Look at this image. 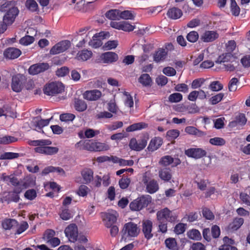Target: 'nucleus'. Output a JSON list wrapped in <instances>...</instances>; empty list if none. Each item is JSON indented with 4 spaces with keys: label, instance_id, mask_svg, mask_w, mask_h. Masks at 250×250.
Masks as SVG:
<instances>
[{
    "label": "nucleus",
    "instance_id": "nucleus-1",
    "mask_svg": "<svg viewBox=\"0 0 250 250\" xmlns=\"http://www.w3.org/2000/svg\"><path fill=\"white\" fill-rule=\"evenodd\" d=\"M28 144L30 146H37L34 148V151L40 154L51 155L56 154L59 151L57 147L49 146L52 144V142L49 140L29 141Z\"/></svg>",
    "mask_w": 250,
    "mask_h": 250
},
{
    "label": "nucleus",
    "instance_id": "nucleus-2",
    "mask_svg": "<svg viewBox=\"0 0 250 250\" xmlns=\"http://www.w3.org/2000/svg\"><path fill=\"white\" fill-rule=\"evenodd\" d=\"M76 148L80 150H86L90 151H101L109 149V147L105 144L93 142L89 140L80 141L75 145Z\"/></svg>",
    "mask_w": 250,
    "mask_h": 250
},
{
    "label": "nucleus",
    "instance_id": "nucleus-3",
    "mask_svg": "<svg viewBox=\"0 0 250 250\" xmlns=\"http://www.w3.org/2000/svg\"><path fill=\"white\" fill-rule=\"evenodd\" d=\"M139 232L140 229L137 225L132 222L125 224L122 230L123 237L125 239L127 237H136Z\"/></svg>",
    "mask_w": 250,
    "mask_h": 250
},
{
    "label": "nucleus",
    "instance_id": "nucleus-4",
    "mask_svg": "<svg viewBox=\"0 0 250 250\" xmlns=\"http://www.w3.org/2000/svg\"><path fill=\"white\" fill-rule=\"evenodd\" d=\"M156 216L158 222H173L177 218L175 214L167 208L157 211Z\"/></svg>",
    "mask_w": 250,
    "mask_h": 250
},
{
    "label": "nucleus",
    "instance_id": "nucleus-5",
    "mask_svg": "<svg viewBox=\"0 0 250 250\" xmlns=\"http://www.w3.org/2000/svg\"><path fill=\"white\" fill-rule=\"evenodd\" d=\"M43 90L45 94L53 96L63 91L64 86L62 83L53 82L46 84Z\"/></svg>",
    "mask_w": 250,
    "mask_h": 250
},
{
    "label": "nucleus",
    "instance_id": "nucleus-6",
    "mask_svg": "<svg viewBox=\"0 0 250 250\" xmlns=\"http://www.w3.org/2000/svg\"><path fill=\"white\" fill-rule=\"evenodd\" d=\"M150 202V197L143 196L132 202L129 205L132 210H139L146 207Z\"/></svg>",
    "mask_w": 250,
    "mask_h": 250
},
{
    "label": "nucleus",
    "instance_id": "nucleus-7",
    "mask_svg": "<svg viewBox=\"0 0 250 250\" xmlns=\"http://www.w3.org/2000/svg\"><path fill=\"white\" fill-rule=\"evenodd\" d=\"M118 216V213L115 210H112L108 212L102 213V217L106 227H110L114 225L116 221Z\"/></svg>",
    "mask_w": 250,
    "mask_h": 250
},
{
    "label": "nucleus",
    "instance_id": "nucleus-8",
    "mask_svg": "<svg viewBox=\"0 0 250 250\" xmlns=\"http://www.w3.org/2000/svg\"><path fill=\"white\" fill-rule=\"evenodd\" d=\"M50 68L47 62L37 63L31 65L28 69V73L32 75H35L44 72Z\"/></svg>",
    "mask_w": 250,
    "mask_h": 250
},
{
    "label": "nucleus",
    "instance_id": "nucleus-9",
    "mask_svg": "<svg viewBox=\"0 0 250 250\" xmlns=\"http://www.w3.org/2000/svg\"><path fill=\"white\" fill-rule=\"evenodd\" d=\"M25 81V77L21 74L14 76L12 79L11 88L16 92L21 91L23 88V83Z\"/></svg>",
    "mask_w": 250,
    "mask_h": 250
},
{
    "label": "nucleus",
    "instance_id": "nucleus-10",
    "mask_svg": "<svg viewBox=\"0 0 250 250\" xmlns=\"http://www.w3.org/2000/svg\"><path fill=\"white\" fill-rule=\"evenodd\" d=\"M71 45L68 40L61 41L55 44L50 50V53L52 55L58 54L67 50Z\"/></svg>",
    "mask_w": 250,
    "mask_h": 250
},
{
    "label": "nucleus",
    "instance_id": "nucleus-11",
    "mask_svg": "<svg viewBox=\"0 0 250 250\" xmlns=\"http://www.w3.org/2000/svg\"><path fill=\"white\" fill-rule=\"evenodd\" d=\"M19 10L14 5H12L7 11L3 18V22L6 24H12L15 20L16 16L18 15Z\"/></svg>",
    "mask_w": 250,
    "mask_h": 250
},
{
    "label": "nucleus",
    "instance_id": "nucleus-12",
    "mask_svg": "<svg viewBox=\"0 0 250 250\" xmlns=\"http://www.w3.org/2000/svg\"><path fill=\"white\" fill-rule=\"evenodd\" d=\"M64 232L66 236L72 242L77 240L78 237V228L75 224H70L65 229Z\"/></svg>",
    "mask_w": 250,
    "mask_h": 250
},
{
    "label": "nucleus",
    "instance_id": "nucleus-13",
    "mask_svg": "<svg viewBox=\"0 0 250 250\" xmlns=\"http://www.w3.org/2000/svg\"><path fill=\"white\" fill-rule=\"evenodd\" d=\"M185 153L189 157L198 159L205 156L207 152L201 148H190L186 150Z\"/></svg>",
    "mask_w": 250,
    "mask_h": 250
},
{
    "label": "nucleus",
    "instance_id": "nucleus-14",
    "mask_svg": "<svg viewBox=\"0 0 250 250\" xmlns=\"http://www.w3.org/2000/svg\"><path fill=\"white\" fill-rule=\"evenodd\" d=\"M219 38V34L216 31L206 30L200 37L201 40L204 42H209L214 41Z\"/></svg>",
    "mask_w": 250,
    "mask_h": 250
},
{
    "label": "nucleus",
    "instance_id": "nucleus-15",
    "mask_svg": "<svg viewBox=\"0 0 250 250\" xmlns=\"http://www.w3.org/2000/svg\"><path fill=\"white\" fill-rule=\"evenodd\" d=\"M146 144L147 141L145 138L138 141L135 138H132L130 141L129 146L132 150L140 151L146 147Z\"/></svg>",
    "mask_w": 250,
    "mask_h": 250
},
{
    "label": "nucleus",
    "instance_id": "nucleus-16",
    "mask_svg": "<svg viewBox=\"0 0 250 250\" xmlns=\"http://www.w3.org/2000/svg\"><path fill=\"white\" fill-rule=\"evenodd\" d=\"M102 92L98 89L87 90L83 96V99L89 101H95L99 100L102 96Z\"/></svg>",
    "mask_w": 250,
    "mask_h": 250
},
{
    "label": "nucleus",
    "instance_id": "nucleus-17",
    "mask_svg": "<svg viewBox=\"0 0 250 250\" xmlns=\"http://www.w3.org/2000/svg\"><path fill=\"white\" fill-rule=\"evenodd\" d=\"M152 222L149 220H146L143 221L142 231L145 237L149 240L152 238L153 234L152 233Z\"/></svg>",
    "mask_w": 250,
    "mask_h": 250
},
{
    "label": "nucleus",
    "instance_id": "nucleus-18",
    "mask_svg": "<svg viewBox=\"0 0 250 250\" xmlns=\"http://www.w3.org/2000/svg\"><path fill=\"white\" fill-rule=\"evenodd\" d=\"M101 59L104 63H109L117 61L118 56L114 52H107L102 54L101 56Z\"/></svg>",
    "mask_w": 250,
    "mask_h": 250
},
{
    "label": "nucleus",
    "instance_id": "nucleus-19",
    "mask_svg": "<svg viewBox=\"0 0 250 250\" xmlns=\"http://www.w3.org/2000/svg\"><path fill=\"white\" fill-rule=\"evenodd\" d=\"M160 162L164 166H167L172 164V167H176L181 163L179 159L173 158L171 156L168 155L163 157Z\"/></svg>",
    "mask_w": 250,
    "mask_h": 250
},
{
    "label": "nucleus",
    "instance_id": "nucleus-20",
    "mask_svg": "<svg viewBox=\"0 0 250 250\" xmlns=\"http://www.w3.org/2000/svg\"><path fill=\"white\" fill-rule=\"evenodd\" d=\"M21 53V51L20 49L14 47H9L4 51V56L6 58L14 59L19 57Z\"/></svg>",
    "mask_w": 250,
    "mask_h": 250
},
{
    "label": "nucleus",
    "instance_id": "nucleus-21",
    "mask_svg": "<svg viewBox=\"0 0 250 250\" xmlns=\"http://www.w3.org/2000/svg\"><path fill=\"white\" fill-rule=\"evenodd\" d=\"M167 51L166 49L159 48L153 54V61L156 62L163 61L166 58Z\"/></svg>",
    "mask_w": 250,
    "mask_h": 250
},
{
    "label": "nucleus",
    "instance_id": "nucleus-22",
    "mask_svg": "<svg viewBox=\"0 0 250 250\" xmlns=\"http://www.w3.org/2000/svg\"><path fill=\"white\" fill-rule=\"evenodd\" d=\"M159 176L165 182L169 181L172 178L171 170L169 168H163L159 171Z\"/></svg>",
    "mask_w": 250,
    "mask_h": 250
},
{
    "label": "nucleus",
    "instance_id": "nucleus-23",
    "mask_svg": "<svg viewBox=\"0 0 250 250\" xmlns=\"http://www.w3.org/2000/svg\"><path fill=\"white\" fill-rule=\"evenodd\" d=\"M235 60H236L235 58L230 52H228L223 53L220 55L216 61V62L217 63H223L224 64L229 62H231V61Z\"/></svg>",
    "mask_w": 250,
    "mask_h": 250
},
{
    "label": "nucleus",
    "instance_id": "nucleus-24",
    "mask_svg": "<svg viewBox=\"0 0 250 250\" xmlns=\"http://www.w3.org/2000/svg\"><path fill=\"white\" fill-rule=\"evenodd\" d=\"M81 174L85 184H89L93 179V172L90 168L84 169L82 171Z\"/></svg>",
    "mask_w": 250,
    "mask_h": 250
},
{
    "label": "nucleus",
    "instance_id": "nucleus-25",
    "mask_svg": "<svg viewBox=\"0 0 250 250\" xmlns=\"http://www.w3.org/2000/svg\"><path fill=\"white\" fill-rule=\"evenodd\" d=\"M183 15L182 11L181 9L177 7H172L169 9L167 12V16L171 19H178L180 18Z\"/></svg>",
    "mask_w": 250,
    "mask_h": 250
},
{
    "label": "nucleus",
    "instance_id": "nucleus-26",
    "mask_svg": "<svg viewBox=\"0 0 250 250\" xmlns=\"http://www.w3.org/2000/svg\"><path fill=\"white\" fill-rule=\"evenodd\" d=\"M162 144V140L159 137H155L152 139L147 147V149L151 151L157 150Z\"/></svg>",
    "mask_w": 250,
    "mask_h": 250
},
{
    "label": "nucleus",
    "instance_id": "nucleus-27",
    "mask_svg": "<svg viewBox=\"0 0 250 250\" xmlns=\"http://www.w3.org/2000/svg\"><path fill=\"white\" fill-rule=\"evenodd\" d=\"M146 189L150 194L156 192L159 189V185L157 181L154 179L151 180L146 186Z\"/></svg>",
    "mask_w": 250,
    "mask_h": 250
},
{
    "label": "nucleus",
    "instance_id": "nucleus-28",
    "mask_svg": "<svg viewBox=\"0 0 250 250\" xmlns=\"http://www.w3.org/2000/svg\"><path fill=\"white\" fill-rule=\"evenodd\" d=\"M136 14L132 11L125 10L121 11L120 10V18L124 20H134Z\"/></svg>",
    "mask_w": 250,
    "mask_h": 250
},
{
    "label": "nucleus",
    "instance_id": "nucleus-29",
    "mask_svg": "<svg viewBox=\"0 0 250 250\" xmlns=\"http://www.w3.org/2000/svg\"><path fill=\"white\" fill-rule=\"evenodd\" d=\"M105 17L111 20H119L120 18V10L118 9H111L106 12Z\"/></svg>",
    "mask_w": 250,
    "mask_h": 250
},
{
    "label": "nucleus",
    "instance_id": "nucleus-30",
    "mask_svg": "<svg viewBox=\"0 0 250 250\" xmlns=\"http://www.w3.org/2000/svg\"><path fill=\"white\" fill-rule=\"evenodd\" d=\"M147 127V124L144 123V122H141V123H138L134 124L129 126H128L126 130L127 132H131L136 131L137 130H140L142 129L146 128Z\"/></svg>",
    "mask_w": 250,
    "mask_h": 250
},
{
    "label": "nucleus",
    "instance_id": "nucleus-31",
    "mask_svg": "<svg viewBox=\"0 0 250 250\" xmlns=\"http://www.w3.org/2000/svg\"><path fill=\"white\" fill-rule=\"evenodd\" d=\"M92 55L91 51L87 50H83L77 53V57L79 60L85 61L90 59Z\"/></svg>",
    "mask_w": 250,
    "mask_h": 250
},
{
    "label": "nucleus",
    "instance_id": "nucleus-32",
    "mask_svg": "<svg viewBox=\"0 0 250 250\" xmlns=\"http://www.w3.org/2000/svg\"><path fill=\"white\" fill-rule=\"evenodd\" d=\"M138 81L143 86H147L151 85L152 80L147 74H142L138 79Z\"/></svg>",
    "mask_w": 250,
    "mask_h": 250
},
{
    "label": "nucleus",
    "instance_id": "nucleus-33",
    "mask_svg": "<svg viewBox=\"0 0 250 250\" xmlns=\"http://www.w3.org/2000/svg\"><path fill=\"white\" fill-rule=\"evenodd\" d=\"M35 185V179L31 177H26L24 178L23 181H21V186L23 188L28 187H32Z\"/></svg>",
    "mask_w": 250,
    "mask_h": 250
},
{
    "label": "nucleus",
    "instance_id": "nucleus-34",
    "mask_svg": "<svg viewBox=\"0 0 250 250\" xmlns=\"http://www.w3.org/2000/svg\"><path fill=\"white\" fill-rule=\"evenodd\" d=\"M247 122V119L245 117V116L243 114H240L238 116H237L235 120L231 122L230 124V125L232 126H235L237 125H244Z\"/></svg>",
    "mask_w": 250,
    "mask_h": 250
},
{
    "label": "nucleus",
    "instance_id": "nucleus-35",
    "mask_svg": "<svg viewBox=\"0 0 250 250\" xmlns=\"http://www.w3.org/2000/svg\"><path fill=\"white\" fill-rule=\"evenodd\" d=\"M74 106L75 109L79 112H83L87 108L86 103L82 100H76L75 102Z\"/></svg>",
    "mask_w": 250,
    "mask_h": 250
},
{
    "label": "nucleus",
    "instance_id": "nucleus-36",
    "mask_svg": "<svg viewBox=\"0 0 250 250\" xmlns=\"http://www.w3.org/2000/svg\"><path fill=\"white\" fill-rule=\"evenodd\" d=\"M103 33L101 32L99 33V35L97 34H95L93 37V40H91L89 42V44L92 46L94 48H98L102 45V42L100 39H97V38L98 37H102L103 36Z\"/></svg>",
    "mask_w": 250,
    "mask_h": 250
},
{
    "label": "nucleus",
    "instance_id": "nucleus-37",
    "mask_svg": "<svg viewBox=\"0 0 250 250\" xmlns=\"http://www.w3.org/2000/svg\"><path fill=\"white\" fill-rule=\"evenodd\" d=\"M209 143L212 145L221 146L225 145L226 141L223 138L216 137L210 138L209 140Z\"/></svg>",
    "mask_w": 250,
    "mask_h": 250
},
{
    "label": "nucleus",
    "instance_id": "nucleus-38",
    "mask_svg": "<svg viewBox=\"0 0 250 250\" xmlns=\"http://www.w3.org/2000/svg\"><path fill=\"white\" fill-rule=\"evenodd\" d=\"M187 235L190 239L194 240H199L202 238L200 231L195 229L189 230L188 232Z\"/></svg>",
    "mask_w": 250,
    "mask_h": 250
},
{
    "label": "nucleus",
    "instance_id": "nucleus-39",
    "mask_svg": "<svg viewBox=\"0 0 250 250\" xmlns=\"http://www.w3.org/2000/svg\"><path fill=\"white\" fill-rule=\"evenodd\" d=\"M166 247L171 250H176L177 249V242L175 238H168L165 241Z\"/></svg>",
    "mask_w": 250,
    "mask_h": 250
},
{
    "label": "nucleus",
    "instance_id": "nucleus-40",
    "mask_svg": "<svg viewBox=\"0 0 250 250\" xmlns=\"http://www.w3.org/2000/svg\"><path fill=\"white\" fill-rule=\"evenodd\" d=\"M25 6L32 12L37 11L39 9L38 5L35 0H27L25 2Z\"/></svg>",
    "mask_w": 250,
    "mask_h": 250
},
{
    "label": "nucleus",
    "instance_id": "nucleus-41",
    "mask_svg": "<svg viewBox=\"0 0 250 250\" xmlns=\"http://www.w3.org/2000/svg\"><path fill=\"white\" fill-rule=\"evenodd\" d=\"M3 179L4 181L10 182L11 184L15 187L21 186V181L20 182L18 178L13 175H10L9 176H3Z\"/></svg>",
    "mask_w": 250,
    "mask_h": 250
},
{
    "label": "nucleus",
    "instance_id": "nucleus-42",
    "mask_svg": "<svg viewBox=\"0 0 250 250\" xmlns=\"http://www.w3.org/2000/svg\"><path fill=\"white\" fill-rule=\"evenodd\" d=\"M17 224V221L13 219H8L4 220L2 223V226L5 229H10L13 226Z\"/></svg>",
    "mask_w": 250,
    "mask_h": 250
},
{
    "label": "nucleus",
    "instance_id": "nucleus-43",
    "mask_svg": "<svg viewBox=\"0 0 250 250\" xmlns=\"http://www.w3.org/2000/svg\"><path fill=\"white\" fill-rule=\"evenodd\" d=\"M223 65L226 70L233 71L235 69V68L237 67V66L238 65V62L236 61V60H235L231 61V62H229L224 63Z\"/></svg>",
    "mask_w": 250,
    "mask_h": 250
},
{
    "label": "nucleus",
    "instance_id": "nucleus-44",
    "mask_svg": "<svg viewBox=\"0 0 250 250\" xmlns=\"http://www.w3.org/2000/svg\"><path fill=\"white\" fill-rule=\"evenodd\" d=\"M244 223V219L242 218H236L234 219L229 227L232 229L237 230Z\"/></svg>",
    "mask_w": 250,
    "mask_h": 250
},
{
    "label": "nucleus",
    "instance_id": "nucleus-45",
    "mask_svg": "<svg viewBox=\"0 0 250 250\" xmlns=\"http://www.w3.org/2000/svg\"><path fill=\"white\" fill-rule=\"evenodd\" d=\"M39 117H37L36 118L35 121L36 123V126L38 127L39 129H41L43 127L47 125L50 120L52 118L51 117L50 119H39Z\"/></svg>",
    "mask_w": 250,
    "mask_h": 250
},
{
    "label": "nucleus",
    "instance_id": "nucleus-46",
    "mask_svg": "<svg viewBox=\"0 0 250 250\" xmlns=\"http://www.w3.org/2000/svg\"><path fill=\"white\" fill-rule=\"evenodd\" d=\"M18 141V139L13 136H5L0 137V144H9L12 143L16 142Z\"/></svg>",
    "mask_w": 250,
    "mask_h": 250
},
{
    "label": "nucleus",
    "instance_id": "nucleus-47",
    "mask_svg": "<svg viewBox=\"0 0 250 250\" xmlns=\"http://www.w3.org/2000/svg\"><path fill=\"white\" fill-rule=\"evenodd\" d=\"M208 88L212 91H219L223 88V85L219 81H216L211 82Z\"/></svg>",
    "mask_w": 250,
    "mask_h": 250
},
{
    "label": "nucleus",
    "instance_id": "nucleus-48",
    "mask_svg": "<svg viewBox=\"0 0 250 250\" xmlns=\"http://www.w3.org/2000/svg\"><path fill=\"white\" fill-rule=\"evenodd\" d=\"M180 134V132L177 129H171L167 132L166 137L169 141L173 140L177 138Z\"/></svg>",
    "mask_w": 250,
    "mask_h": 250
},
{
    "label": "nucleus",
    "instance_id": "nucleus-49",
    "mask_svg": "<svg viewBox=\"0 0 250 250\" xmlns=\"http://www.w3.org/2000/svg\"><path fill=\"white\" fill-rule=\"evenodd\" d=\"M183 96L181 93H174L168 97V101L171 103H178L182 101Z\"/></svg>",
    "mask_w": 250,
    "mask_h": 250
},
{
    "label": "nucleus",
    "instance_id": "nucleus-50",
    "mask_svg": "<svg viewBox=\"0 0 250 250\" xmlns=\"http://www.w3.org/2000/svg\"><path fill=\"white\" fill-rule=\"evenodd\" d=\"M20 156V154L18 153L14 152H5L1 154L0 156V159L5 160V159H12L18 158Z\"/></svg>",
    "mask_w": 250,
    "mask_h": 250
},
{
    "label": "nucleus",
    "instance_id": "nucleus-51",
    "mask_svg": "<svg viewBox=\"0 0 250 250\" xmlns=\"http://www.w3.org/2000/svg\"><path fill=\"white\" fill-rule=\"evenodd\" d=\"M75 118V116L71 113H64L62 114L60 116V119L62 122H71Z\"/></svg>",
    "mask_w": 250,
    "mask_h": 250
},
{
    "label": "nucleus",
    "instance_id": "nucleus-52",
    "mask_svg": "<svg viewBox=\"0 0 250 250\" xmlns=\"http://www.w3.org/2000/svg\"><path fill=\"white\" fill-rule=\"evenodd\" d=\"M55 234L56 232L54 230L51 229H47L44 233L43 238L47 243L49 240L55 237Z\"/></svg>",
    "mask_w": 250,
    "mask_h": 250
},
{
    "label": "nucleus",
    "instance_id": "nucleus-53",
    "mask_svg": "<svg viewBox=\"0 0 250 250\" xmlns=\"http://www.w3.org/2000/svg\"><path fill=\"white\" fill-rule=\"evenodd\" d=\"M187 39L190 42H195L199 39V34L196 31H191L188 34Z\"/></svg>",
    "mask_w": 250,
    "mask_h": 250
},
{
    "label": "nucleus",
    "instance_id": "nucleus-54",
    "mask_svg": "<svg viewBox=\"0 0 250 250\" xmlns=\"http://www.w3.org/2000/svg\"><path fill=\"white\" fill-rule=\"evenodd\" d=\"M34 41V38L30 36H25L20 40V43L24 45H28Z\"/></svg>",
    "mask_w": 250,
    "mask_h": 250
},
{
    "label": "nucleus",
    "instance_id": "nucleus-55",
    "mask_svg": "<svg viewBox=\"0 0 250 250\" xmlns=\"http://www.w3.org/2000/svg\"><path fill=\"white\" fill-rule=\"evenodd\" d=\"M118 44L117 41H109L105 43L103 46V48L105 50H111L115 48L117 46Z\"/></svg>",
    "mask_w": 250,
    "mask_h": 250
},
{
    "label": "nucleus",
    "instance_id": "nucleus-56",
    "mask_svg": "<svg viewBox=\"0 0 250 250\" xmlns=\"http://www.w3.org/2000/svg\"><path fill=\"white\" fill-rule=\"evenodd\" d=\"M135 26L132 25L128 22L122 21L121 28L122 30L126 32H130L133 31L135 29Z\"/></svg>",
    "mask_w": 250,
    "mask_h": 250
},
{
    "label": "nucleus",
    "instance_id": "nucleus-57",
    "mask_svg": "<svg viewBox=\"0 0 250 250\" xmlns=\"http://www.w3.org/2000/svg\"><path fill=\"white\" fill-rule=\"evenodd\" d=\"M224 96V94L220 93L212 96L209 101L212 104H216L220 102Z\"/></svg>",
    "mask_w": 250,
    "mask_h": 250
},
{
    "label": "nucleus",
    "instance_id": "nucleus-58",
    "mask_svg": "<svg viewBox=\"0 0 250 250\" xmlns=\"http://www.w3.org/2000/svg\"><path fill=\"white\" fill-rule=\"evenodd\" d=\"M13 5H15V2L13 1H6L0 5V11L2 12L7 11L9 8H11Z\"/></svg>",
    "mask_w": 250,
    "mask_h": 250
},
{
    "label": "nucleus",
    "instance_id": "nucleus-59",
    "mask_svg": "<svg viewBox=\"0 0 250 250\" xmlns=\"http://www.w3.org/2000/svg\"><path fill=\"white\" fill-rule=\"evenodd\" d=\"M24 196L27 199L32 200L37 196L36 191L33 189H29L25 192Z\"/></svg>",
    "mask_w": 250,
    "mask_h": 250
},
{
    "label": "nucleus",
    "instance_id": "nucleus-60",
    "mask_svg": "<svg viewBox=\"0 0 250 250\" xmlns=\"http://www.w3.org/2000/svg\"><path fill=\"white\" fill-rule=\"evenodd\" d=\"M203 216L207 219L212 220L214 218L213 213L208 208H204L202 210Z\"/></svg>",
    "mask_w": 250,
    "mask_h": 250
},
{
    "label": "nucleus",
    "instance_id": "nucleus-61",
    "mask_svg": "<svg viewBox=\"0 0 250 250\" xmlns=\"http://www.w3.org/2000/svg\"><path fill=\"white\" fill-rule=\"evenodd\" d=\"M130 183V179L128 178H122L119 182L120 187L122 189L126 188Z\"/></svg>",
    "mask_w": 250,
    "mask_h": 250
},
{
    "label": "nucleus",
    "instance_id": "nucleus-62",
    "mask_svg": "<svg viewBox=\"0 0 250 250\" xmlns=\"http://www.w3.org/2000/svg\"><path fill=\"white\" fill-rule=\"evenodd\" d=\"M185 230V225L183 223H179L175 227L174 231L177 234H180L184 233Z\"/></svg>",
    "mask_w": 250,
    "mask_h": 250
},
{
    "label": "nucleus",
    "instance_id": "nucleus-63",
    "mask_svg": "<svg viewBox=\"0 0 250 250\" xmlns=\"http://www.w3.org/2000/svg\"><path fill=\"white\" fill-rule=\"evenodd\" d=\"M237 78H233L231 79L229 84V89L230 91H235L237 89Z\"/></svg>",
    "mask_w": 250,
    "mask_h": 250
},
{
    "label": "nucleus",
    "instance_id": "nucleus-64",
    "mask_svg": "<svg viewBox=\"0 0 250 250\" xmlns=\"http://www.w3.org/2000/svg\"><path fill=\"white\" fill-rule=\"evenodd\" d=\"M240 198L243 203L250 206V196L248 194L242 192L240 194Z\"/></svg>",
    "mask_w": 250,
    "mask_h": 250
}]
</instances>
